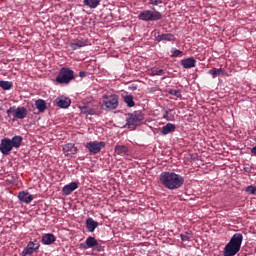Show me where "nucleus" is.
I'll use <instances>...</instances> for the list:
<instances>
[{"label": "nucleus", "instance_id": "f257e3e1", "mask_svg": "<svg viewBox=\"0 0 256 256\" xmlns=\"http://www.w3.org/2000/svg\"><path fill=\"white\" fill-rule=\"evenodd\" d=\"M185 183V178L175 172H162L160 184L168 190H179Z\"/></svg>", "mask_w": 256, "mask_h": 256}, {"label": "nucleus", "instance_id": "f03ea898", "mask_svg": "<svg viewBox=\"0 0 256 256\" xmlns=\"http://www.w3.org/2000/svg\"><path fill=\"white\" fill-rule=\"evenodd\" d=\"M23 138L21 136H14L13 138H4L0 140V153L4 156H9L11 151L19 149L22 145Z\"/></svg>", "mask_w": 256, "mask_h": 256}, {"label": "nucleus", "instance_id": "7ed1b4c3", "mask_svg": "<svg viewBox=\"0 0 256 256\" xmlns=\"http://www.w3.org/2000/svg\"><path fill=\"white\" fill-rule=\"evenodd\" d=\"M243 236L236 233L231 236L230 241L225 245L223 256H235L241 251Z\"/></svg>", "mask_w": 256, "mask_h": 256}, {"label": "nucleus", "instance_id": "20e7f679", "mask_svg": "<svg viewBox=\"0 0 256 256\" xmlns=\"http://www.w3.org/2000/svg\"><path fill=\"white\" fill-rule=\"evenodd\" d=\"M138 19L143 22H154V21H160L162 19V13L159 11H156V9L151 10H145L140 12Z\"/></svg>", "mask_w": 256, "mask_h": 256}, {"label": "nucleus", "instance_id": "39448f33", "mask_svg": "<svg viewBox=\"0 0 256 256\" xmlns=\"http://www.w3.org/2000/svg\"><path fill=\"white\" fill-rule=\"evenodd\" d=\"M74 78V71L70 68L63 67L58 73L57 78H55V81L58 82V84H69Z\"/></svg>", "mask_w": 256, "mask_h": 256}, {"label": "nucleus", "instance_id": "423d86ee", "mask_svg": "<svg viewBox=\"0 0 256 256\" xmlns=\"http://www.w3.org/2000/svg\"><path fill=\"white\" fill-rule=\"evenodd\" d=\"M144 120V115H142L141 111H134V113L128 114L127 117V127L133 129L139 125H141Z\"/></svg>", "mask_w": 256, "mask_h": 256}, {"label": "nucleus", "instance_id": "0eeeda50", "mask_svg": "<svg viewBox=\"0 0 256 256\" xmlns=\"http://www.w3.org/2000/svg\"><path fill=\"white\" fill-rule=\"evenodd\" d=\"M103 103L105 106V109L108 111H113L115 109H118L119 106V97L116 94H111V95H105L102 97Z\"/></svg>", "mask_w": 256, "mask_h": 256}, {"label": "nucleus", "instance_id": "6e6552de", "mask_svg": "<svg viewBox=\"0 0 256 256\" xmlns=\"http://www.w3.org/2000/svg\"><path fill=\"white\" fill-rule=\"evenodd\" d=\"M98 110V104L96 101H89L80 105V111L83 115H95Z\"/></svg>", "mask_w": 256, "mask_h": 256}, {"label": "nucleus", "instance_id": "1a4fd4ad", "mask_svg": "<svg viewBox=\"0 0 256 256\" xmlns=\"http://www.w3.org/2000/svg\"><path fill=\"white\" fill-rule=\"evenodd\" d=\"M106 147V142L93 141L86 144V149L89 150L90 155H97Z\"/></svg>", "mask_w": 256, "mask_h": 256}, {"label": "nucleus", "instance_id": "9d476101", "mask_svg": "<svg viewBox=\"0 0 256 256\" xmlns=\"http://www.w3.org/2000/svg\"><path fill=\"white\" fill-rule=\"evenodd\" d=\"M40 244L37 240L28 242L25 248H23L22 256H33V253L39 251Z\"/></svg>", "mask_w": 256, "mask_h": 256}, {"label": "nucleus", "instance_id": "9b49d317", "mask_svg": "<svg viewBox=\"0 0 256 256\" xmlns=\"http://www.w3.org/2000/svg\"><path fill=\"white\" fill-rule=\"evenodd\" d=\"M77 147L75 146V144L69 143L63 146V153L64 156L72 158L74 157V155L77 154Z\"/></svg>", "mask_w": 256, "mask_h": 256}, {"label": "nucleus", "instance_id": "f8f14e48", "mask_svg": "<svg viewBox=\"0 0 256 256\" xmlns=\"http://www.w3.org/2000/svg\"><path fill=\"white\" fill-rule=\"evenodd\" d=\"M77 189L78 182H70L69 184L64 185L63 190H61V192H63L64 196H69L72 194V192H74Z\"/></svg>", "mask_w": 256, "mask_h": 256}, {"label": "nucleus", "instance_id": "ddd939ff", "mask_svg": "<svg viewBox=\"0 0 256 256\" xmlns=\"http://www.w3.org/2000/svg\"><path fill=\"white\" fill-rule=\"evenodd\" d=\"M196 64H197V61L194 59V57H188L180 61V65L181 67H183V69L195 68Z\"/></svg>", "mask_w": 256, "mask_h": 256}, {"label": "nucleus", "instance_id": "4468645a", "mask_svg": "<svg viewBox=\"0 0 256 256\" xmlns=\"http://www.w3.org/2000/svg\"><path fill=\"white\" fill-rule=\"evenodd\" d=\"M27 115H28L27 108L17 107L16 110L14 111L13 117L19 120H23L27 118Z\"/></svg>", "mask_w": 256, "mask_h": 256}, {"label": "nucleus", "instance_id": "2eb2a0df", "mask_svg": "<svg viewBox=\"0 0 256 256\" xmlns=\"http://www.w3.org/2000/svg\"><path fill=\"white\" fill-rule=\"evenodd\" d=\"M69 46H70V49H72L73 51H76L78 49L86 47L87 41L84 39H76V40H73V42L70 43Z\"/></svg>", "mask_w": 256, "mask_h": 256}, {"label": "nucleus", "instance_id": "dca6fc26", "mask_svg": "<svg viewBox=\"0 0 256 256\" xmlns=\"http://www.w3.org/2000/svg\"><path fill=\"white\" fill-rule=\"evenodd\" d=\"M17 198H19L20 202H23L26 204H30L34 199L33 195L25 191L19 192V195H17Z\"/></svg>", "mask_w": 256, "mask_h": 256}, {"label": "nucleus", "instance_id": "f3484780", "mask_svg": "<svg viewBox=\"0 0 256 256\" xmlns=\"http://www.w3.org/2000/svg\"><path fill=\"white\" fill-rule=\"evenodd\" d=\"M55 103L61 109H67L69 106H71V100H69V98H57Z\"/></svg>", "mask_w": 256, "mask_h": 256}, {"label": "nucleus", "instance_id": "a211bd4d", "mask_svg": "<svg viewBox=\"0 0 256 256\" xmlns=\"http://www.w3.org/2000/svg\"><path fill=\"white\" fill-rule=\"evenodd\" d=\"M55 242V236L54 234L48 233L43 234L42 236V243L43 245L49 246Z\"/></svg>", "mask_w": 256, "mask_h": 256}, {"label": "nucleus", "instance_id": "6ab92c4d", "mask_svg": "<svg viewBox=\"0 0 256 256\" xmlns=\"http://www.w3.org/2000/svg\"><path fill=\"white\" fill-rule=\"evenodd\" d=\"M209 75L216 79L218 76L226 75V70H223V68H212V70H209Z\"/></svg>", "mask_w": 256, "mask_h": 256}, {"label": "nucleus", "instance_id": "aec40b11", "mask_svg": "<svg viewBox=\"0 0 256 256\" xmlns=\"http://www.w3.org/2000/svg\"><path fill=\"white\" fill-rule=\"evenodd\" d=\"M98 227V222L97 221H94L92 218H89L86 220V228H87V231L89 232H94L95 229H97Z\"/></svg>", "mask_w": 256, "mask_h": 256}, {"label": "nucleus", "instance_id": "412c9836", "mask_svg": "<svg viewBox=\"0 0 256 256\" xmlns=\"http://www.w3.org/2000/svg\"><path fill=\"white\" fill-rule=\"evenodd\" d=\"M114 153H116L119 156H125L128 154V147L124 145L115 146Z\"/></svg>", "mask_w": 256, "mask_h": 256}, {"label": "nucleus", "instance_id": "4be33fe9", "mask_svg": "<svg viewBox=\"0 0 256 256\" xmlns=\"http://www.w3.org/2000/svg\"><path fill=\"white\" fill-rule=\"evenodd\" d=\"M175 125L172 123H168L165 126L162 127V135L166 136L168 134H171L172 132L175 131Z\"/></svg>", "mask_w": 256, "mask_h": 256}, {"label": "nucleus", "instance_id": "5701e85b", "mask_svg": "<svg viewBox=\"0 0 256 256\" xmlns=\"http://www.w3.org/2000/svg\"><path fill=\"white\" fill-rule=\"evenodd\" d=\"M175 36L173 34H162L156 36V41L161 42V41H174Z\"/></svg>", "mask_w": 256, "mask_h": 256}, {"label": "nucleus", "instance_id": "b1692460", "mask_svg": "<svg viewBox=\"0 0 256 256\" xmlns=\"http://www.w3.org/2000/svg\"><path fill=\"white\" fill-rule=\"evenodd\" d=\"M86 245H87V248H95L98 246V241L96 238L89 236L86 239Z\"/></svg>", "mask_w": 256, "mask_h": 256}, {"label": "nucleus", "instance_id": "393cba45", "mask_svg": "<svg viewBox=\"0 0 256 256\" xmlns=\"http://www.w3.org/2000/svg\"><path fill=\"white\" fill-rule=\"evenodd\" d=\"M36 108L39 113H44L46 111V101L45 100H37L36 101Z\"/></svg>", "mask_w": 256, "mask_h": 256}, {"label": "nucleus", "instance_id": "a878e982", "mask_svg": "<svg viewBox=\"0 0 256 256\" xmlns=\"http://www.w3.org/2000/svg\"><path fill=\"white\" fill-rule=\"evenodd\" d=\"M0 88L5 91L11 90L13 89V82L0 80Z\"/></svg>", "mask_w": 256, "mask_h": 256}, {"label": "nucleus", "instance_id": "bb28decb", "mask_svg": "<svg viewBox=\"0 0 256 256\" xmlns=\"http://www.w3.org/2000/svg\"><path fill=\"white\" fill-rule=\"evenodd\" d=\"M83 3L90 9H96L99 5V0H84Z\"/></svg>", "mask_w": 256, "mask_h": 256}, {"label": "nucleus", "instance_id": "cd10ccee", "mask_svg": "<svg viewBox=\"0 0 256 256\" xmlns=\"http://www.w3.org/2000/svg\"><path fill=\"white\" fill-rule=\"evenodd\" d=\"M124 102L125 104H127V107H130V108L135 107V100L132 95L124 96Z\"/></svg>", "mask_w": 256, "mask_h": 256}, {"label": "nucleus", "instance_id": "c85d7f7f", "mask_svg": "<svg viewBox=\"0 0 256 256\" xmlns=\"http://www.w3.org/2000/svg\"><path fill=\"white\" fill-rule=\"evenodd\" d=\"M174 115H175L174 110L168 109L163 115V119H165L166 121H174Z\"/></svg>", "mask_w": 256, "mask_h": 256}, {"label": "nucleus", "instance_id": "c756f323", "mask_svg": "<svg viewBox=\"0 0 256 256\" xmlns=\"http://www.w3.org/2000/svg\"><path fill=\"white\" fill-rule=\"evenodd\" d=\"M181 241L183 242H189L192 238L191 232H184L183 234H180Z\"/></svg>", "mask_w": 256, "mask_h": 256}, {"label": "nucleus", "instance_id": "7c9ffc66", "mask_svg": "<svg viewBox=\"0 0 256 256\" xmlns=\"http://www.w3.org/2000/svg\"><path fill=\"white\" fill-rule=\"evenodd\" d=\"M168 94L172 95L174 97H177L178 99H181V91L180 90L169 89Z\"/></svg>", "mask_w": 256, "mask_h": 256}, {"label": "nucleus", "instance_id": "2f4dec72", "mask_svg": "<svg viewBox=\"0 0 256 256\" xmlns=\"http://www.w3.org/2000/svg\"><path fill=\"white\" fill-rule=\"evenodd\" d=\"M151 76H162L163 75V69H151V72L149 73Z\"/></svg>", "mask_w": 256, "mask_h": 256}, {"label": "nucleus", "instance_id": "473e14b6", "mask_svg": "<svg viewBox=\"0 0 256 256\" xmlns=\"http://www.w3.org/2000/svg\"><path fill=\"white\" fill-rule=\"evenodd\" d=\"M245 192H247L248 194H251V195H255L256 194V186H247V188H245Z\"/></svg>", "mask_w": 256, "mask_h": 256}, {"label": "nucleus", "instance_id": "72a5a7b5", "mask_svg": "<svg viewBox=\"0 0 256 256\" xmlns=\"http://www.w3.org/2000/svg\"><path fill=\"white\" fill-rule=\"evenodd\" d=\"M183 52L180 51L179 49H172L171 50V57H180V55H182Z\"/></svg>", "mask_w": 256, "mask_h": 256}, {"label": "nucleus", "instance_id": "f704fd0d", "mask_svg": "<svg viewBox=\"0 0 256 256\" xmlns=\"http://www.w3.org/2000/svg\"><path fill=\"white\" fill-rule=\"evenodd\" d=\"M148 2H149V5H152V6H158L163 3L162 0H148Z\"/></svg>", "mask_w": 256, "mask_h": 256}, {"label": "nucleus", "instance_id": "c9c22d12", "mask_svg": "<svg viewBox=\"0 0 256 256\" xmlns=\"http://www.w3.org/2000/svg\"><path fill=\"white\" fill-rule=\"evenodd\" d=\"M16 109L17 108H15L14 106L10 107V109L7 110V116L11 117V113H14V111H16Z\"/></svg>", "mask_w": 256, "mask_h": 256}, {"label": "nucleus", "instance_id": "e433bc0d", "mask_svg": "<svg viewBox=\"0 0 256 256\" xmlns=\"http://www.w3.org/2000/svg\"><path fill=\"white\" fill-rule=\"evenodd\" d=\"M86 76H87V72H85V71L80 72V77L81 78H85Z\"/></svg>", "mask_w": 256, "mask_h": 256}, {"label": "nucleus", "instance_id": "4c0bfd02", "mask_svg": "<svg viewBox=\"0 0 256 256\" xmlns=\"http://www.w3.org/2000/svg\"><path fill=\"white\" fill-rule=\"evenodd\" d=\"M250 152L251 154L256 155V146L251 148Z\"/></svg>", "mask_w": 256, "mask_h": 256}, {"label": "nucleus", "instance_id": "58836bf2", "mask_svg": "<svg viewBox=\"0 0 256 256\" xmlns=\"http://www.w3.org/2000/svg\"><path fill=\"white\" fill-rule=\"evenodd\" d=\"M244 171H245V173H250L251 172V167H245Z\"/></svg>", "mask_w": 256, "mask_h": 256}]
</instances>
